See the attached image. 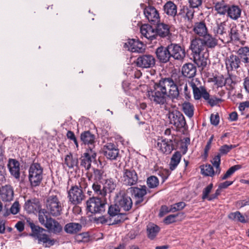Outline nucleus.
Here are the masks:
<instances>
[{
    "label": "nucleus",
    "instance_id": "obj_1",
    "mask_svg": "<svg viewBox=\"0 0 249 249\" xmlns=\"http://www.w3.org/2000/svg\"><path fill=\"white\" fill-rule=\"evenodd\" d=\"M156 58L160 63L165 64L173 59L182 60L185 57L184 48L179 44L171 43L166 46L160 45L155 50Z\"/></svg>",
    "mask_w": 249,
    "mask_h": 249
},
{
    "label": "nucleus",
    "instance_id": "obj_2",
    "mask_svg": "<svg viewBox=\"0 0 249 249\" xmlns=\"http://www.w3.org/2000/svg\"><path fill=\"white\" fill-rule=\"evenodd\" d=\"M29 226L31 229V232L29 236L35 240H37L38 244H42L45 248H50L53 246L56 240L53 238H51L49 236L43 233L46 230L38 225H36L33 222H29Z\"/></svg>",
    "mask_w": 249,
    "mask_h": 249
},
{
    "label": "nucleus",
    "instance_id": "obj_3",
    "mask_svg": "<svg viewBox=\"0 0 249 249\" xmlns=\"http://www.w3.org/2000/svg\"><path fill=\"white\" fill-rule=\"evenodd\" d=\"M47 214V211L43 209L39 212V222L50 232L57 234L62 231V227L55 219Z\"/></svg>",
    "mask_w": 249,
    "mask_h": 249
},
{
    "label": "nucleus",
    "instance_id": "obj_4",
    "mask_svg": "<svg viewBox=\"0 0 249 249\" xmlns=\"http://www.w3.org/2000/svg\"><path fill=\"white\" fill-rule=\"evenodd\" d=\"M43 168L40 164L33 162L28 170V179L31 187L39 186L43 180Z\"/></svg>",
    "mask_w": 249,
    "mask_h": 249
},
{
    "label": "nucleus",
    "instance_id": "obj_5",
    "mask_svg": "<svg viewBox=\"0 0 249 249\" xmlns=\"http://www.w3.org/2000/svg\"><path fill=\"white\" fill-rule=\"evenodd\" d=\"M107 202L98 196L89 197L86 201V211L91 214H102L106 211Z\"/></svg>",
    "mask_w": 249,
    "mask_h": 249
},
{
    "label": "nucleus",
    "instance_id": "obj_6",
    "mask_svg": "<svg viewBox=\"0 0 249 249\" xmlns=\"http://www.w3.org/2000/svg\"><path fill=\"white\" fill-rule=\"evenodd\" d=\"M45 205L48 215L56 217L61 215L62 211V204L56 195L48 196L45 202Z\"/></svg>",
    "mask_w": 249,
    "mask_h": 249
},
{
    "label": "nucleus",
    "instance_id": "obj_7",
    "mask_svg": "<svg viewBox=\"0 0 249 249\" xmlns=\"http://www.w3.org/2000/svg\"><path fill=\"white\" fill-rule=\"evenodd\" d=\"M69 201L74 205L80 204L85 199V196L80 183L79 185H75L71 186L68 191Z\"/></svg>",
    "mask_w": 249,
    "mask_h": 249
},
{
    "label": "nucleus",
    "instance_id": "obj_8",
    "mask_svg": "<svg viewBox=\"0 0 249 249\" xmlns=\"http://www.w3.org/2000/svg\"><path fill=\"white\" fill-rule=\"evenodd\" d=\"M178 142L176 139H158L155 146L159 148V150L162 153L170 154L172 151L176 149L175 144H177Z\"/></svg>",
    "mask_w": 249,
    "mask_h": 249
},
{
    "label": "nucleus",
    "instance_id": "obj_9",
    "mask_svg": "<svg viewBox=\"0 0 249 249\" xmlns=\"http://www.w3.org/2000/svg\"><path fill=\"white\" fill-rule=\"evenodd\" d=\"M168 118L170 124H173L178 130L184 128L186 125L184 115L178 110L169 111Z\"/></svg>",
    "mask_w": 249,
    "mask_h": 249
},
{
    "label": "nucleus",
    "instance_id": "obj_10",
    "mask_svg": "<svg viewBox=\"0 0 249 249\" xmlns=\"http://www.w3.org/2000/svg\"><path fill=\"white\" fill-rule=\"evenodd\" d=\"M118 198V205L120 209L125 212L130 211L133 205V202L131 197L128 196L124 189L120 190L116 194Z\"/></svg>",
    "mask_w": 249,
    "mask_h": 249
},
{
    "label": "nucleus",
    "instance_id": "obj_11",
    "mask_svg": "<svg viewBox=\"0 0 249 249\" xmlns=\"http://www.w3.org/2000/svg\"><path fill=\"white\" fill-rule=\"evenodd\" d=\"M154 89L148 91L149 98L156 104L164 105L166 102L167 94L155 84Z\"/></svg>",
    "mask_w": 249,
    "mask_h": 249
},
{
    "label": "nucleus",
    "instance_id": "obj_12",
    "mask_svg": "<svg viewBox=\"0 0 249 249\" xmlns=\"http://www.w3.org/2000/svg\"><path fill=\"white\" fill-rule=\"evenodd\" d=\"M136 65L142 68H151L156 64V59L151 54H141L136 59Z\"/></svg>",
    "mask_w": 249,
    "mask_h": 249
},
{
    "label": "nucleus",
    "instance_id": "obj_13",
    "mask_svg": "<svg viewBox=\"0 0 249 249\" xmlns=\"http://www.w3.org/2000/svg\"><path fill=\"white\" fill-rule=\"evenodd\" d=\"M138 177L136 172L133 169H124L122 180L124 184L132 186L137 183Z\"/></svg>",
    "mask_w": 249,
    "mask_h": 249
},
{
    "label": "nucleus",
    "instance_id": "obj_14",
    "mask_svg": "<svg viewBox=\"0 0 249 249\" xmlns=\"http://www.w3.org/2000/svg\"><path fill=\"white\" fill-rule=\"evenodd\" d=\"M242 62L237 54L230 53L225 59V65L228 71L237 70L240 67Z\"/></svg>",
    "mask_w": 249,
    "mask_h": 249
},
{
    "label": "nucleus",
    "instance_id": "obj_15",
    "mask_svg": "<svg viewBox=\"0 0 249 249\" xmlns=\"http://www.w3.org/2000/svg\"><path fill=\"white\" fill-rule=\"evenodd\" d=\"M144 15L152 25H155L160 21V17L157 10L152 6L146 7L143 10Z\"/></svg>",
    "mask_w": 249,
    "mask_h": 249
},
{
    "label": "nucleus",
    "instance_id": "obj_16",
    "mask_svg": "<svg viewBox=\"0 0 249 249\" xmlns=\"http://www.w3.org/2000/svg\"><path fill=\"white\" fill-rule=\"evenodd\" d=\"M119 152L118 148L113 143H107L103 147V154L107 159L110 160H116L119 155Z\"/></svg>",
    "mask_w": 249,
    "mask_h": 249
},
{
    "label": "nucleus",
    "instance_id": "obj_17",
    "mask_svg": "<svg viewBox=\"0 0 249 249\" xmlns=\"http://www.w3.org/2000/svg\"><path fill=\"white\" fill-rule=\"evenodd\" d=\"M131 193L137 199L135 202V205L138 206L144 200V196L146 195L147 191L150 192L147 189L145 185L141 186V188L138 187H131Z\"/></svg>",
    "mask_w": 249,
    "mask_h": 249
},
{
    "label": "nucleus",
    "instance_id": "obj_18",
    "mask_svg": "<svg viewBox=\"0 0 249 249\" xmlns=\"http://www.w3.org/2000/svg\"><path fill=\"white\" fill-rule=\"evenodd\" d=\"M41 204L39 200L37 198H33L27 200L24 205V209L28 213H38L44 209L41 208Z\"/></svg>",
    "mask_w": 249,
    "mask_h": 249
},
{
    "label": "nucleus",
    "instance_id": "obj_19",
    "mask_svg": "<svg viewBox=\"0 0 249 249\" xmlns=\"http://www.w3.org/2000/svg\"><path fill=\"white\" fill-rule=\"evenodd\" d=\"M124 46L134 53H142L145 50L143 43L135 39H129L127 42L124 43Z\"/></svg>",
    "mask_w": 249,
    "mask_h": 249
},
{
    "label": "nucleus",
    "instance_id": "obj_20",
    "mask_svg": "<svg viewBox=\"0 0 249 249\" xmlns=\"http://www.w3.org/2000/svg\"><path fill=\"white\" fill-rule=\"evenodd\" d=\"M140 31L142 35L149 40L152 41L157 38V35L156 32L155 28L148 24L142 25L140 28Z\"/></svg>",
    "mask_w": 249,
    "mask_h": 249
},
{
    "label": "nucleus",
    "instance_id": "obj_21",
    "mask_svg": "<svg viewBox=\"0 0 249 249\" xmlns=\"http://www.w3.org/2000/svg\"><path fill=\"white\" fill-rule=\"evenodd\" d=\"M205 47L202 40V38L200 37H196L191 41L190 49L192 52L193 56L202 53Z\"/></svg>",
    "mask_w": 249,
    "mask_h": 249
},
{
    "label": "nucleus",
    "instance_id": "obj_22",
    "mask_svg": "<svg viewBox=\"0 0 249 249\" xmlns=\"http://www.w3.org/2000/svg\"><path fill=\"white\" fill-rule=\"evenodd\" d=\"M156 32H157V36H159L160 37H170L171 36V33L170 31V26L164 23L160 22L155 24Z\"/></svg>",
    "mask_w": 249,
    "mask_h": 249
},
{
    "label": "nucleus",
    "instance_id": "obj_23",
    "mask_svg": "<svg viewBox=\"0 0 249 249\" xmlns=\"http://www.w3.org/2000/svg\"><path fill=\"white\" fill-rule=\"evenodd\" d=\"M80 140L82 144L88 145L89 147H94L95 142V135L89 130L85 131L80 134Z\"/></svg>",
    "mask_w": 249,
    "mask_h": 249
},
{
    "label": "nucleus",
    "instance_id": "obj_24",
    "mask_svg": "<svg viewBox=\"0 0 249 249\" xmlns=\"http://www.w3.org/2000/svg\"><path fill=\"white\" fill-rule=\"evenodd\" d=\"M175 81L171 77L168 78H161L158 82L155 83V84L159 88L168 94V90L172 87L175 84Z\"/></svg>",
    "mask_w": 249,
    "mask_h": 249
},
{
    "label": "nucleus",
    "instance_id": "obj_25",
    "mask_svg": "<svg viewBox=\"0 0 249 249\" xmlns=\"http://www.w3.org/2000/svg\"><path fill=\"white\" fill-rule=\"evenodd\" d=\"M14 191L10 185H5L1 187V199L3 201H10L13 200Z\"/></svg>",
    "mask_w": 249,
    "mask_h": 249
},
{
    "label": "nucleus",
    "instance_id": "obj_26",
    "mask_svg": "<svg viewBox=\"0 0 249 249\" xmlns=\"http://www.w3.org/2000/svg\"><path fill=\"white\" fill-rule=\"evenodd\" d=\"M181 71L183 76L191 78L196 75V68L192 63H186L182 66Z\"/></svg>",
    "mask_w": 249,
    "mask_h": 249
},
{
    "label": "nucleus",
    "instance_id": "obj_27",
    "mask_svg": "<svg viewBox=\"0 0 249 249\" xmlns=\"http://www.w3.org/2000/svg\"><path fill=\"white\" fill-rule=\"evenodd\" d=\"M8 167L11 174L16 178L18 179L20 177L19 162L16 159H9Z\"/></svg>",
    "mask_w": 249,
    "mask_h": 249
},
{
    "label": "nucleus",
    "instance_id": "obj_28",
    "mask_svg": "<svg viewBox=\"0 0 249 249\" xmlns=\"http://www.w3.org/2000/svg\"><path fill=\"white\" fill-rule=\"evenodd\" d=\"M82 225L75 222L67 223L64 226L65 231L69 234H76L81 231Z\"/></svg>",
    "mask_w": 249,
    "mask_h": 249
},
{
    "label": "nucleus",
    "instance_id": "obj_29",
    "mask_svg": "<svg viewBox=\"0 0 249 249\" xmlns=\"http://www.w3.org/2000/svg\"><path fill=\"white\" fill-rule=\"evenodd\" d=\"M160 228L157 225L150 223L146 226L147 237L150 240H154L160 231Z\"/></svg>",
    "mask_w": 249,
    "mask_h": 249
},
{
    "label": "nucleus",
    "instance_id": "obj_30",
    "mask_svg": "<svg viewBox=\"0 0 249 249\" xmlns=\"http://www.w3.org/2000/svg\"><path fill=\"white\" fill-rule=\"evenodd\" d=\"M236 54L242 63L246 64L249 63V47H240L236 51Z\"/></svg>",
    "mask_w": 249,
    "mask_h": 249
},
{
    "label": "nucleus",
    "instance_id": "obj_31",
    "mask_svg": "<svg viewBox=\"0 0 249 249\" xmlns=\"http://www.w3.org/2000/svg\"><path fill=\"white\" fill-rule=\"evenodd\" d=\"M193 31L196 34L201 37L208 33L206 23L204 21L195 23Z\"/></svg>",
    "mask_w": 249,
    "mask_h": 249
},
{
    "label": "nucleus",
    "instance_id": "obj_32",
    "mask_svg": "<svg viewBox=\"0 0 249 249\" xmlns=\"http://www.w3.org/2000/svg\"><path fill=\"white\" fill-rule=\"evenodd\" d=\"M202 37V40L205 48H214L218 44L217 40L208 33Z\"/></svg>",
    "mask_w": 249,
    "mask_h": 249
},
{
    "label": "nucleus",
    "instance_id": "obj_33",
    "mask_svg": "<svg viewBox=\"0 0 249 249\" xmlns=\"http://www.w3.org/2000/svg\"><path fill=\"white\" fill-rule=\"evenodd\" d=\"M164 12L168 16L175 17L177 15V6L172 1H167L163 6Z\"/></svg>",
    "mask_w": 249,
    "mask_h": 249
},
{
    "label": "nucleus",
    "instance_id": "obj_34",
    "mask_svg": "<svg viewBox=\"0 0 249 249\" xmlns=\"http://www.w3.org/2000/svg\"><path fill=\"white\" fill-rule=\"evenodd\" d=\"M241 10L236 5H229L228 16L233 20L237 19L241 15Z\"/></svg>",
    "mask_w": 249,
    "mask_h": 249
},
{
    "label": "nucleus",
    "instance_id": "obj_35",
    "mask_svg": "<svg viewBox=\"0 0 249 249\" xmlns=\"http://www.w3.org/2000/svg\"><path fill=\"white\" fill-rule=\"evenodd\" d=\"M92 173H88L87 177L89 180H91L92 178L95 180V182L100 181L103 178L104 171L101 169H98L95 168H92Z\"/></svg>",
    "mask_w": 249,
    "mask_h": 249
},
{
    "label": "nucleus",
    "instance_id": "obj_36",
    "mask_svg": "<svg viewBox=\"0 0 249 249\" xmlns=\"http://www.w3.org/2000/svg\"><path fill=\"white\" fill-rule=\"evenodd\" d=\"M190 84L193 89L195 99L199 100L201 97L203 98L204 93L207 92L205 88L201 87V89H199L196 84L193 82L190 83Z\"/></svg>",
    "mask_w": 249,
    "mask_h": 249
},
{
    "label": "nucleus",
    "instance_id": "obj_37",
    "mask_svg": "<svg viewBox=\"0 0 249 249\" xmlns=\"http://www.w3.org/2000/svg\"><path fill=\"white\" fill-rule=\"evenodd\" d=\"M194 61L198 67H201L202 69L205 68L207 65L208 58L205 54L202 53L193 56Z\"/></svg>",
    "mask_w": 249,
    "mask_h": 249
},
{
    "label": "nucleus",
    "instance_id": "obj_38",
    "mask_svg": "<svg viewBox=\"0 0 249 249\" xmlns=\"http://www.w3.org/2000/svg\"><path fill=\"white\" fill-rule=\"evenodd\" d=\"M228 218L232 221L242 223H246L248 220L246 219L245 216L239 211L232 212L229 214Z\"/></svg>",
    "mask_w": 249,
    "mask_h": 249
},
{
    "label": "nucleus",
    "instance_id": "obj_39",
    "mask_svg": "<svg viewBox=\"0 0 249 249\" xmlns=\"http://www.w3.org/2000/svg\"><path fill=\"white\" fill-rule=\"evenodd\" d=\"M182 110L189 118H191L194 114V106L189 102H184L182 104Z\"/></svg>",
    "mask_w": 249,
    "mask_h": 249
},
{
    "label": "nucleus",
    "instance_id": "obj_40",
    "mask_svg": "<svg viewBox=\"0 0 249 249\" xmlns=\"http://www.w3.org/2000/svg\"><path fill=\"white\" fill-rule=\"evenodd\" d=\"M78 158H73L71 153L65 157V164L69 168H73L74 166L78 167Z\"/></svg>",
    "mask_w": 249,
    "mask_h": 249
},
{
    "label": "nucleus",
    "instance_id": "obj_41",
    "mask_svg": "<svg viewBox=\"0 0 249 249\" xmlns=\"http://www.w3.org/2000/svg\"><path fill=\"white\" fill-rule=\"evenodd\" d=\"M80 165L88 170L91 167L92 160L90 159L89 152L84 153L80 158Z\"/></svg>",
    "mask_w": 249,
    "mask_h": 249
},
{
    "label": "nucleus",
    "instance_id": "obj_42",
    "mask_svg": "<svg viewBox=\"0 0 249 249\" xmlns=\"http://www.w3.org/2000/svg\"><path fill=\"white\" fill-rule=\"evenodd\" d=\"M203 99L206 100L212 107L216 106L219 103L222 101L221 98H217L214 96L210 97V94L208 92L204 93Z\"/></svg>",
    "mask_w": 249,
    "mask_h": 249
},
{
    "label": "nucleus",
    "instance_id": "obj_43",
    "mask_svg": "<svg viewBox=\"0 0 249 249\" xmlns=\"http://www.w3.org/2000/svg\"><path fill=\"white\" fill-rule=\"evenodd\" d=\"M180 90L177 87L175 83L172 86L169 90L167 96L169 97L172 100L176 99L178 100L180 98Z\"/></svg>",
    "mask_w": 249,
    "mask_h": 249
},
{
    "label": "nucleus",
    "instance_id": "obj_44",
    "mask_svg": "<svg viewBox=\"0 0 249 249\" xmlns=\"http://www.w3.org/2000/svg\"><path fill=\"white\" fill-rule=\"evenodd\" d=\"M181 155L179 151L176 152L172 156L169 164L170 169L172 171L175 169L179 163Z\"/></svg>",
    "mask_w": 249,
    "mask_h": 249
},
{
    "label": "nucleus",
    "instance_id": "obj_45",
    "mask_svg": "<svg viewBox=\"0 0 249 249\" xmlns=\"http://www.w3.org/2000/svg\"><path fill=\"white\" fill-rule=\"evenodd\" d=\"M92 189L94 191V195L96 196L105 197L106 196V192L104 190V187L99 183L98 182H95L92 186Z\"/></svg>",
    "mask_w": 249,
    "mask_h": 249
},
{
    "label": "nucleus",
    "instance_id": "obj_46",
    "mask_svg": "<svg viewBox=\"0 0 249 249\" xmlns=\"http://www.w3.org/2000/svg\"><path fill=\"white\" fill-rule=\"evenodd\" d=\"M226 24L225 22H222L217 23L215 27L213 28V31L215 36H223L226 34Z\"/></svg>",
    "mask_w": 249,
    "mask_h": 249
},
{
    "label": "nucleus",
    "instance_id": "obj_47",
    "mask_svg": "<svg viewBox=\"0 0 249 249\" xmlns=\"http://www.w3.org/2000/svg\"><path fill=\"white\" fill-rule=\"evenodd\" d=\"M120 212V208L117 204L110 205L108 207L107 213L108 216L112 220L116 217Z\"/></svg>",
    "mask_w": 249,
    "mask_h": 249
},
{
    "label": "nucleus",
    "instance_id": "obj_48",
    "mask_svg": "<svg viewBox=\"0 0 249 249\" xmlns=\"http://www.w3.org/2000/svg\"><path fill=\"white\" fill-rule=\"evenodd\" d=\"M229 7V5L217 2L214 6V9L220 15H225L226 13L228 14Z\"/></svg>",
    "mask_w": 249,
    "mask_h": 249
},
{
    "label": "nucleus",
    "instance_id": "obj_49",
    "mask_svg": "<svg viewBox=\"0 0 249 249\" xmlns=\"http://www.w3.org/2000/svg\"><path fill=\"white\" fill-rule=\"evenodd\" d=\"M186 9L185 19H187V22H189V24L187 25V27L190 28L192 26V22L194 17L195 11L194 9L190 7L189 8L187 6Z\"/></svg>",
    "mask_w": 249,
    "mask_h": 249
},
{
    "label": "nucleus",
    "instance_id": "obj_50",
    "mask_svg": "<svg viewBox=\"0 0 249 249\" xmlns=\"http://www.w3.org/2000/svg\"><path fill=\"white\" fill-rule=\"evenodd\" d=\"M94 221L97 224L100 223L102 224H107L108 226H113V220L108 216L106 217V215H102L99 217H95Z\"/></svg>",
    "mask_w": 249,
    "mask_h": 249
},
{
    "label": "nucleus",
    "instance_id": "obj_51",
    "mask_svg": "<svg viewBox=\"0 0 249 249\" xmlns=\"http://www.w3.org/2000/svg\"><path fill=\"white\" fill-rule=\"evenodd\" d=\"M104 187V190L106 192V194L108 193L112 192L116 187V183L112 179H109L106 180Z\"/></svg>",
    "mask_w": 249,
    "mask_h": 249
},
{
    "label": "nucleus",
    "instance_id": "obj_52",
    "mask_svg": "<svg viewBox=\"0 0 249 249\" xmlns=\"http://www.w3.org/2000/svg\"><path fill=\"white\" fill-rule=\"evenodd\" d=\"M242 167L241 165L236 164L230 167L221 177L222 180H225L231 176L236 171L240 169Z\"/></svg>",
    "mask_w": 249,
    "mask_h": 249
},
{
    "label": "nucleus",
    "instance_id": "obj_53",
    "mask_svg": "<svg viewBox=\"0 0 249 249\" xmlns=\"http://www.w3.org/2000/svg\"><path fill=\"white\" fill-rule=\"evenodd\" d=\"M201 172L206 176L213 177L214 175L213 168L210 164H207L201 168Z\"/></svg>",
    "mask_w": 249,
    "mask_h": 249
},
{
    "label": "nucleus",
    "instance_id": "obj_54",
    "mask_svg": "<svg viewBox=\"0 0 249 249\" xmlns=\"http://www.w3.org/2000/svg\"><path fill=\"white\" fill-rule=\"evenodd\" d=\"M146 183L149 188H155L159 184L158 178L155 176H151L147 178Z\"/></svg>",
    "mask_w": 249,
    "mask_h": 249
},
{
    "label": "nucleus",
    "instance_id": "obj_55",
    "mask_svg": "<svg viewBox=\"0 0 249 249\" xmlns=\"http://www.w3.org/2000/svg\"><path fill=\"white\" fill-rule=\"evenodd\" d=\"M229 35L231 41H237L240 40V34L236 26L231 28Z\"/></svg>",
    "mask_w": 249,
    "mask_h": 249
},
{
    "label": "nucleus",
    "instance_id": "obj_56",
    "mask_svg": "<svg viewBox=\"0 0 249 249\" xmlns=\"http://www.w3.org/2000/svg\"><path fill=\"white\" fill-rule=\"evenodd\" d=\"M19 211V204L18 201H15L10 209V212H8V210L3 213L4 216H7L10 214V213H12L13 214H16L18 213Z\"/></svg>",
    "mask_w": 249,
    "mask_h": 249
},
{
    "label": "nucleus",
    "instance_id": "obj_57",
    "mask_svg": "<svg viewBox=\"0 0 249 249\" xmlns=\"http://www.w3.org/2000/svg\"><path fill=\"white\" fill-rule=\"evenodd\" d=\"M127 219H128V218L126 216V213L119 212L117 216L113 219L112 224L114 225L120 224L123 223Z\"/></svg>",
    "mask_w": 249,
    "mask_h": 249
},
{
    "label": "nucleus",
    "instance_id": "obj_58",
    "mask_svg": "<svg viewBox=\"0 0 249 249\" xmlns=\"http://www.w3.org/2000/svg\"><path fill=\"white\" fill-rule=\"evenodd\" d=\"M184 86L182 85L181 92L180 93V96L183 95L187 100H189L191 97V89H188L187 85H185V86Z\"/></svg>",
    "mask_w": 249,
    "mask_h": 249
},
{
    "label": "nucleus",
    "instance_id": "obj_59",
    "mask_svg": "<svg viewBox=\"0 0 249 249\" xmlns=\"http://www.w3.org/2000/svg\"><path fill=\"white\" fill-rule=\"evenodd\" d=\"M213 187V184L211 183L203 189L202 196V199L203 200L207 199L208 200L210 196L209 195L211 192Z\"/></svg>",
    "mask_w": 249,
    "mask_h": 249
},
{
    "label": "nucleus",
    "instance_id": "obj_60",
    "mask_svg": "<svg viewBox=\"0 0 249 249\" xmlns=\"http://www.w3.org/2000/svg\"><path fill=\"white\" fill-rule=\"evenodd\" d=\"M184 76H178V79L176 80L175 82V84L177 86V87L180 90V91L181 92V88L182 85H187V82L186 79L184 77Z\"/></svg>",
    "mask_w": 249,
    "mask_h": 249
},
{
    "label": "nucleus",
    "instance_id": "obj_61",
    "mask_svg": "<svg viewBox=\"0 0 249 249\" xmlns=\"http://www.w3.org/2000/svg\"><path fill=\"white\" fill-rule=\"evenodd\" d=\"M213 136L212 135L209 139L208 141L207 142V144L205 146V147L204 148V154L203 155H202V156L203 157V158L204 159H207V158L208 157V152H209V150L211 148V144H212V142L213 140Z\"/></svg>",
    "mask_w": 249,
    "mask_h": 249
},
{
    "label": "nucleus",
    "instance_id": "obj_62",
    "mask_svg": "<svg viewBox=\"0 0 249 249\" xmlns=\"http://www.w3.org/2000/svg\"><path fill=\"white\" fill-rule=\"evenodd\" d=\"M178 214H170L166 216L163 220V223L166 225H169L176 221V218L178 216Z\"/></svg>",
    "mask_w": 249,
    "mask_h": 249
},
{
    "label": "nucleus",
    "instance_id": "obj_63",
    "mask_svg": "<svg viewBox=\"0 0 249 249\" xmlns=\"http://www.w3.org/2000/svg\"><path fill=\"white\" fill-rule=\"evenodd\" d=\"M215 84L219 87H222L225 85L226 78L223 75L214 77Z\"/></svg>",
    "mask_w": 249,
    "mask_h": 249
},
{
    "label": "nucleus",
    "instance_id": "obj_64",
    "mask_svg": "<svg viewBox=\"0 0 249 249\" xmlns=\"http://www.w3.org/2000/svg\"><path fill=\"white\" fill-rule=\"evenodd\" d=\"M191 8L194 9L199 8L202 4V0H188Z\"/></svg>",
    "mask_w": 249,
    "mask_h": 249
}]
</instances>
